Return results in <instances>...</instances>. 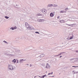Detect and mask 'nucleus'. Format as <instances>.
<instances>
[{
    "instance_id": "obj_1",
    "label": "nucleus",
    "mask_w": 78,
    "mask_h": 78,
    "mask_svg": "<svg viewBox=\"0 0 78 78\" xmlns=\"http://www.w3.org/2000/svg\"><path fill=\"white\" fill-rule=\"evenodd\" d=\"M8 67H9V69H10V70H14V69H16V67H14V68H13V67L11 65H9Z\"/></svg>"
},
{
    "instance_id": "obj_33",
    "label": "nucleus",
    "mask_w": 78,
    "mask_h": 78,
    "mask_svg": "<svg viewBox=\"0 0 78 78\" xmlns=\"http://www.w3.org/2000/svg\"><path fill=\"white\" fill-rule=\"evenodd\" d=\"M68 9V8H66V11H67Z\"/></svg>"
},
{
    "instance_id": "obj_45",
    "label": "nucleus",
    "mask_w": 78,
    "mask_h": 78,
    "mask_svg": "<svg viewBox=\"0 0 78 78\" xmlns=\"http://www.w3.org/2000/svg\"><path fill=\"white\" fill-rule=\"evenodd\" d=\"M27 66H29V65L28 64H27Z\"/></svg>"
},
{
    "instance_id": "obj_41",
    "label": "nucleus",
    "mask_w": 78,
    "mask_h": 78,
    "mask_svg": "<svg viewBox=\"0 0 78 78\" xmlns=\"http://www.w3.org/2000/svg\"><path fill=\"white\" fill-rule=\"evenodd\" d=\"M63 53H64V52H62V53H61L62 54Z\"/></svg>"
},
{
    "instance_id": "obj_36",
    "label": "nucleus",
    "mask_w": 78,
    "mask_h": 78,
    "mask_svg": "<svg viewBox=\"0 0 78 78\" xmlns=\"http://www.w3.org/2000/svg\"><path fill=\"white\" fill-rule=\"evenodd\" d=\"M32 65L30 64V67H32Z\"/></svg>"
},
{
    "instance_id": "obj_30",
    "label": "nucleus",
    "mask_w": 78,
    "mask_h": 78,
    "mask_svg": "<svg viewBox=\"0 0 78 78\" xmlns=\"http://www.w3.org/2000/svg\"><path fill=\"white\" fill-rule=\"evenodd\" d=\"M21 39H24V37H21Z\"/></svg>"
},
{
    "instance_id": "obj_35",
    "label": "nucleus",
    "mask_w": 78,
    "mask_h": 78,
    "mask_svg": "<svg viewBox=\"0 0 78 78\" xmlns=\"http://www.w3.org/2000/svg\"><path fill=\"white\" fill-rule=\"evenodd\" d=\"M57 19H59V16H58L57 17Z\"/></svg>"
},
{
    "instance_id": "obj_10",
    "label": "nucleus",
    "mask_w": 78,
    "mask_h": 78,
    "mask_svg": "<svg viewBox=\"0 0 78 78\" xmlns=\"http://www.w3.org/2000/svg\"><path fill=\"white\" fill-rule=\"evenodd\" d=\"M23 59H20V63L21 62V63H23L22 62L23 61Z\"/></svg>"
},
{
    "instance_id": "obj_23",
    "label": "nucleus",
    "mask_w": 78,
    "mask_h": 78,
    "mask_svg": "<svg viewBox=\"0 0 78 78\" xmlns=\"http://www.w3.org/2000/svg\"><path fill=\"white\" fill-rule=\"evenodd\" d=\"M53 73V72H52L51 73H48V75H52V74Z\"/></svg>"
},
{
    "instance_id": "obj_13",
    "label": "nucleus",
    "mask_w": 78,
    "mask_h": 78,
    "mask_svg": "<svg viewBox=\"0 0 78 78\" xmlns=\"http://www.w3.org/2000/svg\"><path fill=\"white\" fill-rule=\"evenodd\" d=\"M3 42L4 43H5V44H9V43L7 42L6 41H4Z\"/></svg>"
},
{
    "instance_id": "obj_21",
    "label": "nucleus",
    "mask_w": 78,
    "mask_h": 78,
    "mask_svg": "<svg viewBox=\"0 0 78 78\" xmlns=\"http://www.w3.org/2000/svg\"><path fill=\"white\" fill-rule=\"evenodd\" d=\"M27 14H30L31 13V12L29 11H27Z\"/></svg>"
},
{
    "instance_id": "obj_19",
    "label": "nucleus",
    "mask_w": 78,
    "mask_h": 78,
    "mask_svg": "<svg viewBox=\"0 0 78 78\" xmlns=\"http://www.w3.org/2000/svg\"><path fill=\"white\" fill-rule=\"evenodd\" d=\"M71 25H72V27H75L76 25L75 24H71Z\"/></svg>"
},
{
    "instance_id": "obj_20",
    "label": "nucleus",
    "mask_w": 78,
    "mask_h": 78,
    "mask_svg": "<svg viewBox=\"0 0 78 78\" xmlns=\"http://www.w3.org/2000/svg\"><path fill=\"white\" fill-rule=\"evenodd\" d=\"M12 61L13 62H14V63H15V62H16V59H14L13 60H12Z\"/></svg>"
},
{
    "instance_id": "obj_22",
    "label": "nucleus",
    "mask_w": 78,
    "mask_h": 78,
    "mask_svg": "<svg viewBox=\"0 0 78 78\" xmlns=\"http://www.w3.org/2000/svg\"><path fill=\"white\" fill-rule=\"evenodd\" d=\"M56 6H58V5L56 4H54L53 7H56Z\"/></svg>"
},
{
    "instance_id": "obj_39",
    "label": "nucleus",
    "mask_w": 78,
    "mask_h": 78,
    "mask_svg": "<svg viewBox=\"0 0 78 78\" xmlns=\"http://www.w3.org/2000/svg\"><path fill=\"white\" fill-rule=\"evenodd\" d=\"M75 51H76V52H78V51L76 50Z\"/></svg>"
},
{
    "instance_id": "obj_7",
    "label": "nucleus",
    "mask_w": 78,
    "mask_h": 78,
    "mask_svg": "<svg viewBox=\"0 0 78 78\" xmlns=\"http://www.w3.org/2000/svg\"><path fill=\"white\" fill-rule=\"evenodd\" d=\"M41 12H42L43 13H44V14H45V13H46V12H47V11L46 10L43 9V10H41Z\"/></svg>"
},
{
    "instance_id": "obj_4",
    "label": "nucleus",
    "mask_w": 78,
    "mask_h": 78,
    "mask_svg": "<svg viewBox=\"0 0 78 78\" xmlns=\"http://www.w3.org/2000/svg\"><path fill=\"white\" fill-rule=\"evenodd\" d=\"M10 30H15V29H17V27H11L10 28Z\"/></svg>"
},
{
    "instance_id": "obj_47",
    "label": "nucleus",
    "mask_w": 78,
    "mask_h": 78,
    "mask_svg": "<svg viewBox=\"0 0 78 78\" xmlns=\"http://www.w3.org/2000/svg\"><path fill=\"white\" fill-rule=\"evenodd\" d=\"M9 51L10 52V51Z\"/></svg>"
},
{
    "instance_id": "obj_46",
    "label": "nucleus",
    "mask_w": 78,
    "mask_h": 78,
    "mask_svg": "<svg viewBox=\"0 0 78 78\" xmlns=\"http://www.w3.org/2000/svg\"><path fill=\"white\" fill-rule=\"evenodd\" d=\"M62 44H63V43H62Z\"/></svg>"
},
{
    "instance_id": "obj_34",
    "label": "nucleus",
    "mask_w": 78,
    "mask_h": 78,
    "mask_svg": "<svg viewBox=\"0 0 78 78\" xmlns=\"http://www.w3.org/2000/svg\"><path fill=\"white\" fill-rule=\"evenodd\" d=\"M67 25H68V26H71V25H69V24H67Z\"/></svg>"
},
{
    "instance_id": "obj_24",
    "label": "nucleus",
    "mask_w": 78,
    "mask_h": 78,
    "mask_svg": "<svg viewBox=\"0 0 78 78\" xmlns=\"http://www.w3.org/2000/svg\"><path fill=\"white\" fill-rule=\"evenodd\" d=\"M42 20H39V22H42Z\"/></svg>"
},
{
    "instance_id": "obj_26",
    "label": "nucleus",
    "mask_w": 78,
    "mask_h": 78,
    "mask_svg": "<svg viewBox=\"0 0 78 78\" xmlns=\"http://www.w3.org/2000/svg\"><path fill=\"white\" fill-rule=\"evenodd\" d=\"M73 72H74V73H73L74 74H75V72L76 73H78V72H74V71H73Z\"/></svg>"
},
{
    "instance_id": "obj_9",
    "label": "nucleus",
    "mask_w": 78,
    "mask_h": 78,
    "mask_svg": "<svg viewBox=\"0 0 78 78\" xmlns=\"http://www.w3.org/2000/svg\"><path fill=\"white\" fill-rule=\"evenodd\" d=\"M7 53L6 52V53H5L4 54L5 55H11V56H13L14 55H13L9 54H7Z\"/></svg>"
},
{
    "instance_id": "obj_16",
    "label": "nucleus",
    "mask_w": 78,
    "mask_h": 78,
    "mask_svg": "<svg viewBox=\"0 0 78 78\" xmlns=\"http://www.w3.org/2000/svg\"><path fill=\"white\" fill-rule=\"evenodd\" d=\"M45 76H47V75H44L43 76H42V78H44V77H45Z\"/></svg>"
},
{
    "instance_id": "obj_15",
    "label": "nucleus",
    "mask_w": 78,
    "mask_h": 78,
    "mask_svg": "<svg viewBox=\"0 0 78 78\" xmlns=\"http://www.w3.org/2000/svg\"><path fill=\"white\" fill-rule=\"evenodd\" d=\"M37 16H42V14H38L37 15Z\"/></svg>"
},
{
    "instance_id": "obj_40",
    "label": "nucleus",
    "mask_w": 78,
    "mask_h": 78,
    "mask_svg": "<svg viewBox=\"0 0 78 78\" xmlns=\"http://www.w3.org/2000/svg\"><path fill=\"white\" fill-rule=\"evenodd\" d=\"M76 59L77 60V61H78V58H76Z\"/></svg>"
},
{
    "instance_id": "obj_5",
    "label": "nucleus",
    "mask_w": 78,
    "mask_h": 78,
    "mask_svg": "<svg viewBox=\"0 0 78 78\" xmlns=\"http://www.w3.org/2000/svg\"><path fill=\"white\" fill-rule=\"evenodd\" d=\"M50 66L49 65V64H48V63L47 64L46 66L45 67V68L46 69H48V68H50Z\"/></svg>"
},
{
    "instance_id": "obj_6",
    "label": "nucleus",
    "mask_w": 78,
    "mask_h": 78,
    "mask_svg": "<svg viewBox=\"0 0 78 78\" xmlns=\"http://www.w3.org/2000/svg\"><path fill=\"white\" fill-rule=\"evenodd\" d=\"M53 6V5L52 4H49L47 6V8H48V7H51V6Z\"/></svg>"
},
{
    "instance_id": "obj_25",
    "label": "nucleus",
    "mask_w": 78,
    "mask_h": 78,
    "mask_svg": "<svg viewBox=\"0 0 78 78\" xmlns=\"http://www.w3.org/2000/svg\"><path fill=\"white\" fill-rule=\"evenodd\" d=\"M73 38V37H72V36H71V37H70V39H72Z\"/></svg>"
},
{
    "instance_id": "obj_17",
    "label": "nucleus",
    "mask_w": 78,
    "mask_h": 78,
    "mask_svg": "<svg viewBox=\"0 0 78 78\" xmlns=\"http://www.w3.org/2000/svg\"><path fill=\"white\" fill-rule=\"evenodd\" d=\"M64 12H65L64 11L62 10L60 12V13H64Z\"/></svg>"
},
{
    "instance_id": "obj_37",
    "label": "nucleus",
    "mask_w": 78,
    "mask_h": 78,
    "mask_svg": "<svg viewBox=\"0 0 78 78\" xmlns=\"http://www.w3.org/2000/svg\"><path fill=\"white\" fill-rule=\"evenodd\" d=\"M23 59V61H26V60H27V59Z\"/></svg>"
},
{
    "instance_id": "obj_3",
    "label": "nucleus",
    "mask_w": 78,
    "mask_h": 78,
    "mask_svg": "<svg viewBox=\"0 0 78 78\" xmlns=\"http://www.w3.org/2000/svg\"><path fill=\"white\" fill-rule=\"evenodd\" d=\"M45 56V55L44 54H41L40 56H39L38 58H43V57H44Z\"/></svg>"
},
{
    "instance_id": "obj_32",
    "label": "nucleus",
    "mask_w": 78,
    "mask_h": 78,
    "mask_svg": "<svg viewBox=\"0 0 78 78\" xmlns=\"http://www.w3.org/2000/svg\"><path fill=\"white\" fill-rule=\"evenodd\" d=\"M17 61L16 62V63H19V60H17Z\"/></svg>"
},
{
    "instance_id": "obj_8",
    "label": "nucleus",
    "mask_w": 78,
    "mask_h": 78,
    "mask_svg": "<svg viewBox=\"0 0 78 78\" xmlns=\"http://www.w3.org/2000/svg\"><path fill=\"white\" fill-rule=\"evenodd\" d=\"M54 15H55V14H53V13H51L50 14V17H53Z\"/></svg>"
},
{
    "instance_id": "obj_14",
    "label": "nucleus",
    "mask_w": 78,
    "mask_h": 78,
    "mask_svg": "<svg viewBox=\"0 0 78 78\" xmlns=\"http://www.w3.org/2000/svg\"><path fill=\"white\" fill-rule=\"evenodd\" d=\"M60 22L61 23H64L65 22H64V20H61L60 21Z\"/></svg>"
},
{
    "instance_id": "obj_29",
    "label": "nucleus",
    "mask_w": 78,
    "mask_h": 78,
    "mask_svg": "<svg viewBox=\"0 0 78 78\" xmlns=\"http://www.w3.org/2000/svg\"><path fill=\"white\" fill-rule=\"evenodd\" d=\"M78 67L77 66H72V67H75V68H76V67Z\"/></svg>"
},
{
    "instance_id": "obj_27",
    "label": "nucleus",
    "mask_w": 78,
    "mask_h": 78,
    "mask_svg": "<svg viewBox=\"0 0 78 78\" xmlns=\"http://www.w3.org/2000/svg\"><path fill=\"white\" fill-rule=\"evenodd\" d=\"M61 53H60L59 54H58V55H57L56 56H59L60 55H61Z\"/></svg>"
},
{
    "instance_id": "obj_2",
    "label": "nucleus",
    "mask_w": 78,
    "mask_h": 78,
    "mask_svg": "<svg viewBox=\"0 0 78 78\" xmlns=\"http://www.w3.org/2000/svg\"><path fill=\"white\" fill-rule=\"evenodd\" d=\"M25 24L27 28H29V29H31V28L29 27V24H28V23H25Z\"/></svg>"
},
{
    "instance_id": "obj_38",
    "label": "nucleus",
    "mask_w": 78,
    "mask_h": 78,
    "mask_svg": "<svg viewBox=\"0 0 78 78\" xmlns=\"http://www.w3.org/2000/svg\"><path fill=\"white\" fill-rule=\"evenodd\" d=\"M39 76V77H40V78H42V76Z\"/></svg>"
},
{
    "instance_id": "obj_44",
    "label": "nucleus",
    "mask_w": 78,
    "mask_h": 78,
    "mask_svg": "<svg viewBox=\"0 0 78 78\" xmlns=\"http://www.w3.org/2000/svg\"><path fill=\"white\" fill-rule=\"evenodd\" d=\"M51 76L52 77H54V76Z\"/></svg>"
},
{
    "instance_id": "obj_11",
    "label": "nucleus",
    "mask_w": 78,
    "mask_h": 78,
    "mask_svg": "<svg viewBox=\"0 0 78 78\" xmlns=\"http://www.w3.org/2000/svg\"><path fill=\"white\" fill-rule=\"evenodd\" d=\"M16 48H13V47H12V48H11V49H12V50H14V51H16Z\"/></svg>"
},
{
    "instance_id": "obj_28",
    "label": "nucleus",
    "mask_w": 78,
    "mask_h": 78,
    "mask_svg": "<svg viewBox=\"0 0 78 78\" xmlns=\"http://www.w3.org/2000/svg\"><path fill=\"white\" fill-rule=\"evenodd\" d=\"M35 33H37V34H39V33L38 32H35Z\"/></svg>"
},
{
    "instance_id": "obj_12",
    "label": "nucleus",
    "mask_w": 78,
    "mask_h": 78,
    "mask_svg": "<svg viewBox=\"0 0 78 78\" xmlns=\"http://www.w3.org/2000/svg\"><path fill=\"white\" fill-rule=\"evenodd\" d=\"M15 51L16 52H19L20 51V50H17V48L16 49V50H15Z\"/></svg>"
},
{
    "instance_id": "obj_42",
    "label": "nucleus",
    "mask_w": 78,
    "mask_h": 78,
    "mask_svg": "<svg viewBox=\"0 0 78 78\" xmlns=\"http://www.w3.org/2000/svg\"><path fill=\"white\" fill-rule=\"evenodd\" d=\"M61 57H62V56H60V58H61Z\"/></svg>"
},
{
    "instance_id": "obj_43",
    "label": "nucleus",
    "mask_w": 78,
    "mask_h": 78,
    "mask_svg": "<svg viewBox=\"0 0 78 78\" xmlns=\"http://www.w3.org/2000/svg\"><path fill=\"white\" fill-rule=\"evenodd\" d=\"M36 76H34V78H36Z\"/></svg>"
},
{
    "instance_id": "obj_18",
    "label": "nucleus",
    "mask_w": 78,
    "mask_h": 78,
    "mask_svg": "<svg viewBox=\"0 0 78 78\" xmlns=\"http://www.w3.org/2000/svg\"><path fill=\"white\" fill-rule=\"evenodd\" d=\"M5 19H8L9 18V17L7 16H5Z\"/></svg>"
},
{
    "instance_id": "obj_31",
    "label": "nucleus",
    "mask_w": 78,
    "mask_h": 78,
    "mask_svg": "<svg viewBox=\"0 0 78 78\" xmlns=\"http://www.w3.org/2000/svg\"><path fill=\"white\" fill-rule=\"evenodd\" d=\"M15 6H16V8H17V7H18V5H15Z\"/></svg>"
}]
</instances>
